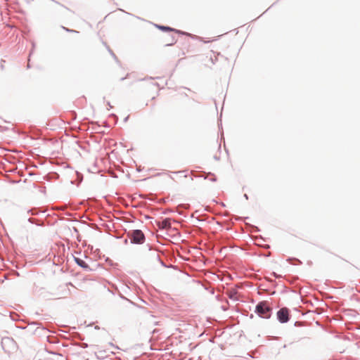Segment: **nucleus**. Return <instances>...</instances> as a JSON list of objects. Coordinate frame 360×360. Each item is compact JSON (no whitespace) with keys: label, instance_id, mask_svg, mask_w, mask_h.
<instances>
[{"label":"nucleus","instance_id":"1a4fd4ad","mask_svg":"<svg viewBox=\"0 0 360 360\" xmlns=\"http://www.w3.org/2000/svg\"><path fill=\"white\" fill-rule=\"evenodd\" d=\"M155 257L157 261H159V256L157 253H155Z\"/></svg>","mask_w":360,"mask_h":360},{"label":"nucleus","instance_id":"f03ea898","mask_svg":"<svg viewBox=\"0 0 360 360\" xmlns=\"http://www.w3.org/2000/svg\"><path fill=\"white\" fill-rule=\"evenodd\" d=\"M191 41L188 39L184 40L178 46V50L175 51L174 56L176 58L183 59L186 55L190 52Z\"/></svg>","mask_w":360,"mask_h":360},{"label":"nucleus","instance_id":"20e7f679","mask_svg":"<svg viewBox=\"0 0 360 360\" xmlns=\"http://www.w3.org/2000/svg\"><path fill=\"white\" fill-rule=\"evenodd\" d=\"M277 317L280 322L285 323L289 320V311L287 308H282L277 312Z\"/></svg>","mask_w":360,"mask_h":360},{"label":"nucleus","instance_id":"0eeeda50","mask_svg":"<svg viewBox=\"0 0 360 360\" xmlns=\"http://www.w3.org/2000/svg\"><path fill=\"white\" fill-rule=\"evenodd\" d=\"M76 263L84 269H89L88 264L82 259L76 257L75 259Z\"/></svg>","mask_w":360,"mask_h":360},{"label":"nucleus","instance_id":"39448f33","mask_svg":"<svg viewBox=\"0 0 360 360\" xmlns=\"http://www.w3.org/2000/svg\"><path fill=\"white\" fill-rule=\"evenodd\" d=\"M158 27L162 30V31H165V32H174L175 33H177V34H185V35H187V36H189V37H195V36H193L191 34H188L187 32H182V31H180V30H176V29H174V28H172L170 27H167V26H162V25H158Z\"/></svg>","mask_w":360,"mask_h":360},{"label":"nucleus","instance_id":"6e6552de","mask_svg":"<svg viewBox=\"0 0 360 360\" xmlns=\"http://www.w3.org/2000/svg\"><path fill=\"white\" fill-rule=\"evenodd\" d=\"M176 42V39H172V41H171V42H170V43H168L167 45V46H172V45L174 44Z\"/></svg>","mask_w":360,"mask_h":360},{"label":"nucleus","instance_id":"423d86ee","mask_svg":"<svg viewBox=\"0 0 360 360\" xmlns=\"http://www.w3.org/2000/svg\"><path fill=\"white\" fill-rule=\"evenodd\" d=\"M158 226L160 229H169L171 227L170 219H165L161 222H158Z\"/></svg>","mask_w":360,"mask_h":360},{"label":"nucleus","instance_id":"7ed1b4c3","mask_svg":"<svg viewBox=\"0 0 360 360\" xmlns=\"http://www.w3.org/2000/svg\"><path fill=\"white\" fill-rule=\"evenodd\" d=\"M130 239L132 243L141 244L144 242L145 237L141 231L134 230L131 233Z\"/></svg>","mask_w":360,"mask_h":360},{"label":"nucleus","instance_id":"f257e3e1","mask_svg":"<svg viewBox=\"0 0 360 360\" xmlns=\"http://www.w3.org/2000/svg\"><path fill=\"white\" fill-rule=\"evenodd\" d=\"M256 312L259 316L268 319L271 316V308L268 302L263 301L256 306Z\"/></svg>","mask_w":360,"mask_h":360}]
</instances>
